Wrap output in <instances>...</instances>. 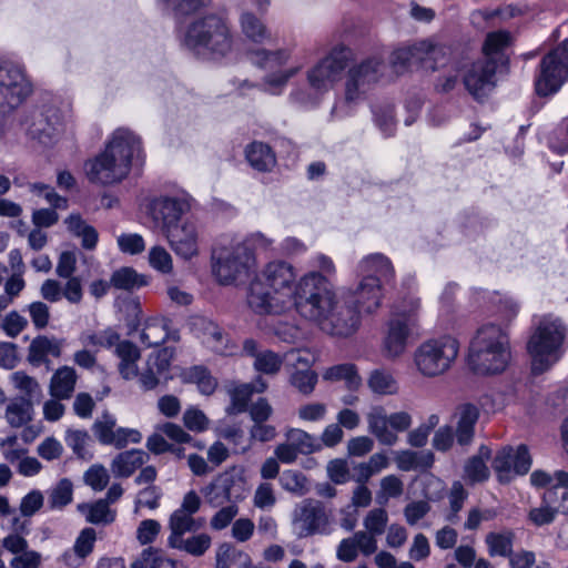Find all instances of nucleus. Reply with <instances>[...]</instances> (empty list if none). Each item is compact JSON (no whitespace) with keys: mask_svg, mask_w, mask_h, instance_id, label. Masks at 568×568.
<instances>
[{"mask_svg":"<svg viewBox=\"0 0 568 568\" xmlns=\"http://www.w3.org/2000/svg\"><path fill=\"white\" fill-rule=\"evenodd\" d=\"M413 419L407 412L387 414L382 406L372 407L367 414L368 426H410Z\"/></svg>","mask_w":568,"mask_h":568,"instance_id":"obj_47","label":"nucleus"},{"mask_svg":"<svg viewBox=\"0 0 568 568\" xmlns=\"http://www.w3.org/2000/svg\"><path fill=\"white\" fill-rule=\"evenodd\" d=\"M515 532L511 529L490 531L485 537V544L490 557L507 558L511 555Z\"/></svg>","mask_w":568,"mask_h":568,"instance_id":"obj_43","label":"nucleus"},{"mask_svg":"<svg viewBox=\"0 0 568 568\" xmlns=\"http://www.w3.org/2000/svg\"><path fill=\"white\" fill-rule=\"evenodd\" d=\"M324 378L327 381H345L349 389H356L361 385V377L356 366L351 363L338 364L326 369Z\"/></svg>","mask_w":568,"mask_h":568,"instance_id":"obj_54","label":"nucleus"},{"mask_svg":"<svg viewBox=\"0 0 568 568\" xmlns=\"http://www.w3.org/2000/svg\"><path fill=\"white\" fill-rule=\"evenodd\" d=\"M296 268L284 260L267 262L251 281L247 305L258 315H280L294 305Z\"/></svg>","mask_w":568,"mask_h":568,"instance_id":"obj_2","label":"nucleus"},{"mask_svg":"<svg viewBox=\"0 0 568 568\" xmlns=\"http://www.w3.org/2000/svg\"><path fill=\"white\" fill-rule=\"evenodd\" d=\"M458 352V341L449 335H444L423 342L415 352L414 361L423 376L435 377L450 368Z\"/></svg>","mask_w":568,"mask_h":568,"instance_id":"obj_10","label":"nucleus"},{"mask_svg":"<svg viewBox=\"0 0 568 568\" xmlns=\"http://www.w3.org/2000/svg\"><path fill=\"white\" fill-rule=\"evenodd\" d=\"M417 49V42L412 45L398 48L393 51L390 63L396 73L405 72L413 64L420 65V52Z\"/></svg>","mask_w":568,"mask_h":568,"instance_id":"obj_53","label":"nucleus"},{"mask_svg":"<svg viewBox=\"0 0 568 568\" xmlns=\"http://www.w3.org/2000/svg\"><path fill=\"white\" fill-rule=\"evenodd\" d=\"M67 444L73 453L82 459H90L92 457L89 449L90 437L83 429H69L67 437Z\"/></svg>","mask_w":568,"mask_h":568,"instance_id":"obj_60","label":"nucleus"},{"mask_svg":"<svg viewBox=\"0 0 568 568\" xmlns=\"http://www.w3.org/2000/svg\"><path fill=\"white\" fill-rule=\"evenodd\" d=\"M63 347V339L38 335L28 347V363L33 367L44 365L47 371L51 369V361L49 355L60 357Z\"/></svg>","mask_w":568,"mask_h":568,"instance_id":"obj_28","label":"nucleus"},{"mask_svg":"<svg viewBox=\"0 0 568 568\" xmlns=\"http://www.w3.org/2000/svg\"><path fill=\"white\" fill-rule=\"evenodd\" d=\"M292 50L282 48L277 50L256 49L248 53L250 61L263 70H282L291 59Z\"/></svg>","mask_w":568,"mask_h":568,"instance_id":"obj_35","label":"nucleus"},{"mask_svg":"<svg viewBox=\"0 0 568 568\" xmlns=\"http://www.w3.org/2000/svg\"><path fill=\"white\" fill-rule=\"evenodd\" d=\"M168 545L173 549L184 551L193 557H201L210 549L212 538L210 535L201 532L169 540Z\"/></svg>","mask_w":568,"mask_h":568,"instance_id":"obj_42","label":"nucleus"},{"mask_svg":"<svg viewBox=\"0 0 568 568\" xmlns=\"http://www.w3.org/2000/svg\"><path fill=\"white\" fill-rule=\"evenodd\" d=\"M192 197L185 191L172 195H160L150 200L148 212L163 231L178 225L182 216L191 210Z\"/></svg>","mask_w":568,"mask_h":568,"instance_id":"obj_17","label":"nucleus"},{"mask_svg":"<svg viewBox=\"0 0 568 568\" xmlns=\"http://www.w3.org/2000/svg\"><path fill=\"white\" fill-rule=\"evenodd\" d=\"M567 334L568 328L561 318L547 314L539 320L527 343L534 376L549 371L559 361Z\"/></svg>","mask_w":568,"mask_h":568,"instance_id":"obj_6","label":"nucleus"},{"mask_svg":"<svg viewBox=\"0 0 568 568\" xmlns=\"http://www.w3.org/2000/svg\"><path fill=\"white\" fill-rule=\"evenodd\" d=\"M320 328L332 336L348 337L361 325L359 311L341 293L331 298L321 310L320 316L312 320Z\"/></svg>","mask_w":568,"mask_h":568,"instance_id":"obj_11","label":"nucleus"},{"mask_svg":"<svg viewBox=\"0 0 568 568\" xmlns=\"http://www.w3.org/2000/svg\"><path fill=\"white\" fill-rule=\"evenodd\" d=\"M409 310H395L387 322V329L383 341V347L387 357H398L407 346V341L416 326V311L419 307V300L409 301Z\"/></svg>","mask_w":568,"mask_h":568,"instance_id":"obj_16","label":"nucleus"},{"mask_svg":"<svg viewBox=\"0 0 568 568\" xmlns=\"http://www.w3.org/2000/svg\"><path fill=\"white\" fill-rule=\"evenodd\" d=\"M27 134L44 146L54 144L64 131V116L61 110L52 104L34 108L24 122Z\"/></svg>","mask_w":568,"mask_h":568,"instance_id":"obj_15","label":"nucleus"},{"mask_svg":"<svg viewBox=\"0 0 568 568\" xmlns=\"http://www.w3.org/2000/svg\"><path fill=\"white\" fill-rule=\"evenodd\" d=\"M244 496V477L240 471L232 469L221 474L216 480L211 484L207 500L213 506H220L226 501L235 504L242 500Z\"/></svg>","mask_w":568,"mask_h":568,"instance_id":"obj_21","label":"nucleus"},{"mask_svg":"<svg viewBox=\"0 0 568 568\" xmlns=\"http://www.w3.org/2000/svg\"><path fill=\"white\" fill-rule=\"evenodd\" d=\"M24 64L12 55L0 58V114L17 109L31 94Z\"/></svg>","mask_w":568,"mask_h":568,"instance_id":"obj_9","label":"nucleus"},{"mask_svg":"<svg viewBox=\"0 0 568 568\" xmlns=\"http://www.w3.org/2000/svg\"><path fill=\"white\" fill-rule=\"evenodd\" d=\"M72 483L63 478L48 491V505L51 509H61L72 500Z\"/></svg>","mask_w":568,"mask_h":568,"instance_id":"obj_57","label":"nucleus"},{"mask_svg":"<svg viewBox=\"0 0 568 568\" xmlns=\"http://www.w3.org/2000/svg\"><path fill=\"white\" fill-rule=\"evenodd\" d=\"M382 75L383 61L376 57L366 58L349 67L344 81L343 97L336 99L331 116L334 120H342L354 115Z\"/></svg>","mask_w":568,"mask_h":568,"instance_id":"obj_5","label":"nucleus"},{"mask_svg":"<svg viewBox=\"0 0 568 568\" xmlns=\"http://www.w3.org/2000/svg\"><path fill=\"white\" fill-rule=\"evenodd\" d=\"M473 295L475 297V303L480 306V302L488 301L493 306V314L497 316L498 320L501 321L499 324L503 327H507L508 324L516 318L519 313V304L511 296H501L499 293H488L483 290H473ZM508 331V328H506Z\"/></svg>","mask_w":568,"mask_h":568,"instance_id":"obj_26","label":"nucleus"},{"mask_svg":"<svg viewBox=\"0 0 568 568\" xmlns=\"http://www.w3.org/2000/svg\"><path fill=\"white\" fill-rule=\"evenodd\" d=\"M355 273L357 277H369L384 287L393 286L396 278L392 261L388 256L378 252L363 256L356 265Z\"/></svg>","mask_w":568,"mask_h":568,"instance_id":"obj_23","label":"nucleus"},{"mask_svg":"<svg viewBox=\"0 0 568 568\" xmlns=\"http://www.w3.org/2000/svg\"><path fill=\"white\" fill-rule=\"evenodd\" d=\"M353 50L344 44L335 45L313 65L306 74L308 85L318 92H328L353 60Z\"/></svg>","mask_w":568,"mask_h":568,"instance_id":"obj_14","label":"nucleus"},{"mask_svg":"<svg viewBox=\"0 0 568 568\" xmlns=\"http://www.w3.org/2000/svg\"><path fill=\"white\" fill-rule=\"evenodd\" d=\"M420 52V67L426 70L436 71L450 64L453 59V47L432 39L417 42Z\"/></svg>","mask_w":568,"mask_h":568,"instance_id":"obj_27","label":"nucleus"},{"mask_svg":"<svg viewBox=\"0 0 568 568\" xmlns=\"http://www.w3.org/2000/svg\"><path fill=\"white\" fill-rule=\"evenodd\" d=\"M300 71L298 67H292L284 70L273 71L264 77L263 90L272 95L283 93L288 81Z\"/></svg>","mask_w":568,"mask_h":568,"instance_id":"obj_52","label":"nucleus"},{"mask_svg":"<svg viewBox=\"0 0 568 568\" xmlns=\"http://www.w3.org/2000/svg\"><path fill=\"white\" fill-rule=\"evenodd\" d=\"M115 355L120 358L119 373L124 379H132L138 376V361L140 351L130 341H119L115 345Z\"/></svg>","mask_w":568,"mask_h":568,"instance_id":"obj_34","label":"nucleus"},{"mask_svg":"<svg viewBox=\"0 0 568 568\" xmlns=\"http://www.w3.org/2000/svg\"><path fill=\"white\" fill-rule=\"evenodd\" d=\"M511 44V34L506 30H498L487 33L483 44V58L494 63V67L500 68L509 61L507 49Z\"/></svg>","mask_w":568,"mask_h":568,"instance_id":"obj_29","label":"nucleus"},{"mask_svg":"<svg viewBox=\"0 0 568 568\" xmlns=\"http://www.w3.org/2000/svg\"><path fill=\"white\" fill-rule=\"evenodd\" d=\"M318 449H321V443L317 438L312 437L302 428H290L285 443L276 447L275 456L283 464H292L298 454H311Z\"/></svg>","mask_w":568,"mask_h":568,"instance_id":"obj_24","label":"nucleus"},{"mask_svg":"<svg viewBox=\"0 0 568 568\" xmlns=\"http://www.w3.org/2000/svg\"><path fill=\"white\" fill-rule=\"evenodd\" d=\"M335 295L325 275L310 271L296 278L293 307L302 317L312 321L320 316L321 310L327 306Z\"/></svg>","mask_w":568,"mask_h":568,"instance_id":"obj_8","label":"nucleus"},{"mask_svg":"<svg viewBox=\"0 0 568 568\" xmlns=\"http://www.w3.org/2000/svg\"><path fill=\"white\" fill-rule=\"evenodd\" d=\"M290 356L296 365L295 371L291 374V384L302 394H311L317 383V374L311 369L312 361L308 354L304 356L301 351H292Z\"/></svg>","mask_w":568,"mask_h":568,"instance_id":"obj_30","label":"nucleus"},{"mask_svg":"<svg viewBox=\"0 0 568 568\" xmlns=\"http://www.w3.org/2000/svg\"><path fill=\"white\" fill-rule=\"evenodd\" d=\"M389 465L388 457L383 453L372 455L366 463H359L353 467L354 480L358 484H366L368 479Z\"/></svg>","mask_w":568,"mask_h":568,"instance_id":"obj_50","label":"nucleus"},{"mask_svg":"<svg viewBox=\"0 0 568 568\" xmlns=\"http://www.w3.org/2000/svg\"><path fill=\"white\" fill-rule=\"evenodd\" d=\"M497 70L493 62L477 59L463 73L465 89L475 100L483 101L496 87Z\"/></svg>","mask_w":568,"mask_h":568,"instance_id":"obj_19","label":"nucleus"},{"mask_svg":"<svg viewBox=\"0 0 568 568\" xmlns=\"http://www.w3.org/2000/svg\"><path fill=\"white\" fill-rule=\"evenodd\" d=\"M111 284L116 290L133 292L148 284V278L134 268L124 266L115 270L111 275Z\"/></svg>","mask_w":568,"mask_h":568,"instance_id":"obj_48","label":"nucleus"},{"mask_svg":"<svg viewBox=\"0 0 568 568\" xmlns=\"http://www.w3.org/2000/svg\"><path fill=\"white\" fill-rule=\"evenodd\" d=\"M368 386L373 393L379 395L395 394L397 392V383L393 375L382 368L371 373Z\"/></svg>","mask_w":568,"mask_h":568,"instance_id":"obj_56","label":"nucleus"},{"mask_svg":"<svg viewBox=\"0 0 568 568\" xmlns=\"http://www.w3.org/2000/svg\"><path fill=\"white\" fill-rule=\"evenodd\" d=\"M143 160L142 141L126 128H118L105 143V149L85 161L84 172L91 183L112 185L124 180L133 162Z\"/></svg>","mask_w":568,"mask_h":568,"instance_id":"obj_3","label":"nucleus"},{"mask_svg":"<svg viewBox=\"0 0 568 568\" xmlns=\"http://www.w3.org/2000/svg\"><path fill=\"white\" fill-rule=\"evenodd\" d=\"M32 413V402L24 396H19L7 405L6 418L10 426H27L31 422Z\"/></svg>","mask_w":568,"mask_h":568,"instance_id":"obj_46","label":"nucleus"},{"mask_svg":"<svg viewBox=\"0 0 568 568\" xmlns=\"http://www.w3.org/2000/svg\"><path fill=\"white\" fill-rule=\"evenodd\" d=\"M251 564V558L246 552L229 542L221 544L216 550L215 568H231L232 566L250 568Z\"/></svg>","mask_w":568,"mask_h":568,"instance_id":"obj_44","label":"nucleus"},{"mask_svg":"<svg viewBox=\"0 0 568 568\" xmlns=\"http://www.w3.org/2000/svg\"><path fill=\"white\" fill-rule=\"evenodd\" d=\"M568 79V39L545 54L535 74L534 85L538 97L556 94Z\"/></svg>","mask_w":568,"mask_h":568,"instance_id":"obj_12","label":"nucleus"},{"mask_svg":"<svg viewBox=\"0 0 568 568\" xmlns=\"http://www.w3.org/2000/svg\"><path fill=\"white\" fill-rule=\"evenodd\" d=\"M468 491L460 481H454L448 493L449 509L445 516L448 523L456 524L459 519V511L463 509Z\"/></svg>","mask_w":568,"mask_h":568,"instance_id":"obj_55","label":"nucleus"},{"mask_svg":"<svg viewBox=\"0 0 568 568\" xmlns=\"http://www.w3.org/2000/svg\"><path fill=\"white\" fill-rule=\"evenodd\" d=\"M511 362L509 332L496 323L479 326L468 346L466 363L477 376L503 374Z\"/></svg>","mask_w":568,"mask_h":568,"instance_id":"obj_4","label":"nucleus"},{"mask_svg":"<svg viewBox=\"0 0 568 568\" xmlns=\"http://www.w3.org/2000/svg\"><path fill=\"white\" fill-rule=\"evenodd\" d=\"M491 452L487 446H480L478 455L470 457L464 466V478L470 485L486 481L489 478V468L486 462L490 459Z\"/></svg>","mask_w":568,"mask_h":568,"instance_id":"obj_40","label":"nucleus"},{"mask_svg":"<svg viewBox=\"0 0 568 568\" xmlns=\"http://www.w3.org/2000/svg\"><path fill=\"white\" fill-rule=\"evenodd\" d=\"M388 523V514L384 508H375L367 513L364 518L366 531L381 536L385 532Z\"/></svg>","mask_w":568,"mask_h":568,"instance_id":"obj_64","label":"nucleus"},{"mask_svg":"<svg viewBox=\"0 0 568 568\" xmlns=\"http://www.w3.org/2000/svg\"><path fill=\"white\" fill-rule=\"evenodd\" d=\"M239 23L242 34L253 43L262 44L271 39V31L265 22L252 11H242Z\"/></svg>","mask_w":568,"mask_h":568,"instance_id":"obj_32","label":"nucleus"},{"mask_svg":"<svg viewBox=\"0 0 568 568\" xmlns=\"http://www.w3.org/2000/svg\"><path fill=\"white\" fill-rule=\"evenodd\" d=\"M172 250L181 257L189 260L199 252L197 231L192 222H183L164 231Z\"/></svg>","mask_w":568,"mask_h":568,"instance_id":"obj_25","label":"nucleus"},{"mask_svg":"<svg viewBox=\"0 0 568 568\" xmlns=\"http://www.w3.org/2000/svg\"><path fill=\"white\" fill-rule=\"evenodd\" d=\"M237 243L247 248L248 253L255 257L256 252L266 253L274 251V240L258 231L246 235L242 241L237 240Z\"/></svg>","mask_w":568,"mask_h":568,"instance_id":"obj_61","label":"nucleus"},{"mask_svg":"<svg viewBox=\"0 0 568 568\" xmlns=\"http://www.w3.org/2000/svg\"><path fill=\"white\" fill-rule=\"evenodd\" d=\"M170 336L168 321L164 318H150L145 322L140 334V341L146 347L159 346Z\"/></svg>","mask_w":568,"mask_h":568,"instance_id":"obj_49","label":"nucleus"},{"mask_svg":"<svg viewBox=\"0 0 568 568\" xmlns=\"http://www.w3.org/2000/svg\"><path fill=\"white\" fill-rule=\"evenodd\" d=\"M292 525L298 538L331 535L334 530L333 514L316 499H304L293 511Z\"/></svg>","mask_w":568,"mask_h":568,"instance_id":"obj_13","label":"nucleus"},{"mask_svg":"<svg viewBox=\"0 0 568 568\" xmlns=\"http://www.w3.org/2000/svg\"><path fill=\"white\" fill-rule=\"evenodd\" d=\"M171 11L176 21L181 45L201 59L219 60L232 50V34L226 22L217 14H207L184 23V18L205 4V0H156Z\"/></svg>","mask_w":568,"mask_h":568,"instance_id":"obj_1","label":"nucleus"},{"mask_svg":"<svg viewBox=\"0 0 568 568\" xmlns=\"http://www.w3.org/2000/svg\"><path fill=\"white\" fill-rule=\"evenodd\" d=\"M313 91L314 92L308 89H295L290 93L288 99L291 103L298 108L305 110L315 109L321 104L322 98L326 92Z\"/></svg>","mask_w":568,"mask_h":568,"instance_id":"obj_63","label":"nucleus"},{"mask_svg":"<svg viewBox=\"0 0 568 568\" xmlns=\"http://www.w3.org/2000/svg\"><path fill=\"white\" fill-rule=\"evenodd\" d=\"M97 539L95 530L93 528H84L73 546V552L67 551L63 554V561L65 565L77 568L81 566L83 559L93 550Z\"/></svg>","mask_w":568,"mask_h":568,"instance_id":"obj_37","label":"nucleus"},{"mask_svg":"<svg viewBox=\"0 0 568 568\" xmlns=\"http://www.w3.org/2000/svg\"><path fill=\"white\" fill-rule=\"evenodd\" d=\"M374 122L385 136H392L395 132V112L390 104L374 106L372 109Z\"/></svg>","mask_w":568,"mask_h":568,"instance_id":"obj_59","label":"nucleus"},{"mask_svg":"<svg viewBox=\"0 0 568 568\" xmlns=\"http://www.w3.org/2000/svg\"><path fill=\"white\" fill-rule=\"evenodd\" d=\"M146 457L141 449L125 450L113 458L111 470L115 477L128 478L145 463Z\"/></svg>","mask_w":568,"mask_h":568,"instance_id":"obj_39","label":"nucleus"},{"mask_svg":"<svg viewBox=\"0 0 568 568\" xmlns=\"http://www.w3.org/2000/svg\"><path fill=\"white\" fill-rule=\"evenodd\" d=\"M531 466V457L526 445L503 448L493 460V468L499 481H510L516 475H525Z\"/></svg>","mask_w":568,"mask_h":568,"instance_id":"obj_20","label":"nucleus"},{"mask_svg":"<svg viewBox=\"0 0 568 568\" xmlns=\"http://www.w3.org/2000/svg\"><path fill=\"white\" fill-rule=\"evenodd\" d=\"M77 373L70 366L58 368L50 381V394L55 399H68L72 396L77 383Z\"/></svg>","mask_w":568,"mask_h":568,"instance_id":"obj_38","label":"nucleus"},{"mask_svg":"<svg viewBox=\"0 0 568 568\" xmlns=\"http://www.w3.org/2000/svg\"><path fill=\"white\" fill-rule=\"evenodd\" d=\"M530 483L535 487H545L542 504L549 505L555 511L568 515V473L556 470L552 475L542 470H535L530 475Z\"/></svg>","mask_w":568,"mask_h":568,"instance_id":"obj_18","label":"nucleus"},{"mask_svg":"<svg viewBox=\"0 0 568 568\" xmlns=\"http://www.w3.org/2000/svg\"><path fill=\"white\" fill-rule=\"evenodd\" d=\"M250 165L260 172L270 171L276 163L275 153L266 143L254 141L245 149Z\"/></svg>","mask_w":568,"mask_h":568,"instance_id":"obj_41","label":"nucleus"},{"mask_svg":"<svg viewBox=\"0 0 568 568\" xmlns=\"http://www.w3.org/2000/svg\"><path fill=\"white\" fill-rule=\"evenodd\" d=\"M229 394L231 403L225 410L227 415H236L246 410L248 400L253 394V386L250 384H241L230 389Z\"/></svg>","mask_w":568,"mask_h":568,"instance_id":"obj_58","label":"nucleus"},{"mask_svg":"<svg viewBox=\"0 0 568 568\" xmlns=\"http://www.w3.org/2000/svg\"><path fill=\"white\" fill-rule=\"evenodd\" d=\"M283 364V357L270 349L262 351L254 359V368L266 375L276 374Z\"/></svg>","mask_w":568,"mask_h":568,"instance_id":"obj_62","label":"nucleus"},{"mask_svg":"<svg viewBox=\"0 0 568 568\" xmlns=\"http://www.w3.org/2000/svg\"><path fill=\"white\" fill-rule=\"evenodd\" d=\"M67 230L77 239H80L81 246L87 251H92L99 242L98 231L87 223L80 213H71L65 220Z\"/></svg>","mask_w":568,"mask_h":568,"instance_id":"obj_33","label":"nucleus"},{"mask_svg":"<svg viewBox=\"0 0 568 568\" xmlns=\"http://www.w3.org/2000/svg\"><path fill=\"white\" fill-rule=\"evenodd\" d=\"M203 524V519L194 518L193 515L175 509L169 519L170 535L168 541L185 536L186 532H194L199 530Z\"/></svg>","mask_w":568,"mask_h":568,"instance_id":"obj_45","label":"nucleus"},{"mask_svg":"<svg viewBox=\"0 0 568 568\" xmlns=\"http://www.w3.org/2000/svg\"><path fill=\"white\" fill-rule=\"evenodd\" d=\"M386 287L377 284L372 278H359L354 287H349L342 294L356 307L359 312L367 314L376 312L382 306Z\"/></svg>","mask_w":568,"mask_h":568,"instance_id":"obj_22","label":"nucleus"},{"mask_svg":"<svg viewBox=\"0 0 568 568\" xmlns=\"http://www.w3.org/2000/svg\"><path fill=\"white\" fill-rule=\"evenodd\" d=\"M78 510L85 516L87 521L91 524H111L115 518V513L109 507L108 500L99 499L92 504H79Z\"/></svg>","mask_w":568,"mask_h":568,"instance_id":"obj_51","label":"nucleus"},{"mask_svg":"<svg viewBox=\"0 0 568 568\" xmlns=\"http://www.w3.org/2000/svg\"><path fill=\"white\" fill-rule=\"evenodd\" d=\"M166 437L174 442H169L164 436L154 434L148 438L146 446L149 450L154 454L173 453L181 456L182 449L175 445V443H187L191 440V436L184 432L183 428H164Z\"/></svg>","mask_w":568,"mask_h":568,"instance_id":"obj_31","label":"nucleus"},{"mask_svg":"<svg viewBox=\"0 0 568 568\" xmlns=\"http://www.w3.org/2000/svg\"><path fill=\"white\" fill-rule=\"evenodd\" d=\"M97 437L103 445H110L116 449L129 444H138L142 439L141 433L135 428H97Z\"/></svg>","mask_w":568,"mask_h":568,"instance_id":"obj_36","label":"nucleus"},{"mask_svg":"<svg viewBox=\"0 0 568 568\" xmlns=\"http://www.w3.org/2000/svg\"><path fill=\"white\" fill-rule=\"evenodd\" d=\"M256 264V257L237 240L223 234L216 239L211 254L212 274L221 285H236L248 277Z\"/></svg>","mask_w":568,"mask_h":568,"instance_id":"obj_7","label":"nucleus"}]
</instances>
